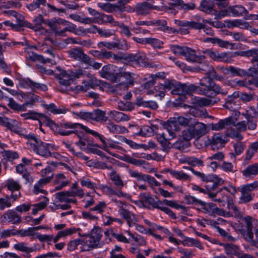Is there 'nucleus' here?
<instances>
[{"label":"nucleus","instance_id":"obj_1","mask_svg":"<svg viewBox=\"0 0 258 258\" xmlns=\"http://www.w3.org/2000/svg\"><path fill=\"white\" fill-rule=\"evenodd\" d=\"M83 74L84 71L82 69H77L70 73L61 70L59 73H55L54 76L59 84L58 90L61 93L69 94L75 91L76 93L81 91H86L90 88H93L94 85L92 81H83L84 85H77L75 88L70 86L72 84L75 83L76 79L80 78Z\"/></svg>","mask_w":258,"mask_h":258},{"label":"nucleus","instance_id":"obj_2","mask_svg":"<svg viewBox=\"0 0 258 258\" xmlns=\"http://www.w3.org/2000/svg\"><path fill=\"white\" fill-rule=\"evenodd\" d=\"M22 116L25 117V119H37L41 118L43 121L46 122V125L49 126L55 133L59 134L62 136H69L72 134H76L77 131H65L63 128L75 129L78 126L86 132L88 127L79 123H73L68 122L66 123H60V125L56 124L51 120L49 117L41 113H38L35 111H29L26 113H23L21 115Z\"/></svg>","mask_w":258,"mask_h":258},{"label":"nucleus","instance_id":"obj_3","mask_svg":"<svg viewBox=\"0 0 258 258\" xmlns=\"http://www.w3.org/2000/svg\"><path fill=\"white\" fill-rule=\"evenodd\" d=\"M198 86L192 84H181L175 80H166L164 84H160V86H155V90L159 92L155 96H159L161 98L165 96L166 90H171V93L173 95L178 96V99L183 100L185 99V95H192L198 91Z\"/></svg>","mask_w":258,"mask_h":258},{"label":"nucleus","instance_id":"obj_4","mask_svg":"<svg viewBox=\"0 0 258 258\" xmlns=\"http://www.w3.org/2000/svg\"><path fill=\"white\" fill-rule=\"evenodd\" d=\"M244 222L243 228L240 233L246 241L251 246L258 248V228L256 226V221L252 220L250 216H246L242 219Z\"/></svg>","mask_w":258,"mask_h":258},{"label":"nucleus","instance_id":"obj_5","mask_svg":"<svg viewBox=\"0 0 258 258\" xmlns=\"http://www.w3.org/2000/svg\"><path fill=\"white\" fill-rule=\"evenodd\" d=\"M191 119L185 118L182 116L171 117L165 124V127L170 135L174 138L176 135L174 132H178L180 130V125L184 126L188 125Z\"/></svg>","mask_w":258,"mask_h":258},{"label":"nucleus","instance_id":"obj_6","mask_svg":"<svg viewBox=\"0 0 258 258\" xmlns=\"http://www.w3.org/2000/svg\"><path fill=\"white\" fill-rule=\"evenodd\" d=\"M257 188L258 182L254 181L251 183L238 187L237 189L235 187H233V192L232 194L234 195L237 191L240 192V201L243 203H247L252 201L253 199L254 194H251V192Z\"/></svg>","mask_w":258,"mask_h":258},{"label":"nucleus","instance_id":"obj_7","mask_svg":"<svg viewBox=\"0 0 258 258\" xmlns=\"http://www.w3.org/2000/svg\"><path fill=\"white\" fill-rule=\"evenodd\" d=\"M124 60L128 63L135 64L143 67L156 68L159 64L150 62L147 61L146 54L142 51H139L135 54H129L124 57Z\"/></svg>","mask_w":258,"mask_h":258},{"label":"nucleus","instance_id":"obj_8","mask_svg":"<svg viewBox=\"0 0 258 258\" xmlns=\"http://www.w3.org/2000/svg\"><path fill=\"white\" fill-rule=\"evenodd\" d=\"M198 91L200 94L205 95L208 97H213L218 94H226L227 92L223 91L219 85L216 84L198 86Z\"/></svg>","mask_w":258,"mask_h":258},{"label":"nucleus","instance_id":"obj_9","mask_svg":"<svg viewBox=\"0 0 258 258\" xmlns=\"http://www.w3.org/2000/svg\"><path fill=\"white\" fill-rule=\"evenodd\" d=\"M198 91L200 94L205 95L208 97H213L218 94H226L227 92L223 91L219 85L216 84L198 86Z\"/></svg>","mask_w":258,"mask_h":258},{"label":"nucleus","instance_id":"obj_10","mask_svg":"<svg viewBox=\"0 0 258 258\" xmlns=\"http://www.w3.org/2000/svg\"><path fill=\"white\" fill-rule=\"evenodd\" d=\"M30 146L34 152L41 156L48 157L52 156L50 151V148L54 147L52 144L44 143L40 140L36 144H30Z\"/></svg>","mask_w":258,"mask_h":258},{"label":"nucleus","instance_id":"obj_11","mask_svg":"<svg viewBox=\"0 0 258 258\" xmlns=\"http://www.w3.org/2000/svg\"><path fill=\"white\" fill-rule=\"evenodd\" d=\"M116 67L112 64L103 66L99 72L100 76L104 79L110 80L112 83L117 82V73L115 70Z\"/></svg>","mask_w":258,"mask_h":258},{"label":"nucleus","instance_id":"obj_12","mask_svg":"<svg viewBox=\"0 0 258 258\" xmlns=\"http://www.w3.org/2000/svg\"><path fill=\"white\" fill-rule=\"evenodd\" d=\"M161 10V8L157 6L153 5L148 2H144L138 3L135 7V11L138 15H147L150 13L151 10Z\"/></svg>","mask_w":258,"mask_h":258},{"label":"nucleus","instance_id":"obj_13","mask_svg":"<svg viewBox=\"0 0 258 258\" xmlns=\"http://www.w3.org/2000/svg\"><path fill=\"white\" fill-rule=\"evenodd\" d=\"M230 73L232 76H252L258 75V69L255 67L250 68L247 71L240 69H237L233 66L229 67Z\"/></svg>","mask_w":258,"mask_h":258},{"label":"nucleus","instance_id":"obj_14","mask_svg":"<svg viewBox=\"0 0 258 258\" xmlns=\"http://www.w3.org/2000/svg\"><path fill=\"white\" fill-rule=\"evenodd\" d=\"M71 57L74 59L86 63L89 59V56L84 53L83 49L81 48H72L69 51Z\"/></svg>","mask_w":258,"mask_h":258},{"label":"nucleus","instance_id":"obj_15","mask_svg":"<svg viewBox=\"0 0 258 258\" xmlns=\"http://www.w3.org/2000/svg\"><path fill=\"white\" fill-rule=\"evenodd\" d=\"M189 126L192 131L194 138L198 139L206 133L207 127L204 123L197 122L194 124H190Z\"/></svg>","mask_w":258,"mask_h":258},{"label":"nucleus","instance_id":"obj_16","mask_svg":"<svg viewBox=\"0 0 258 258\" xmlns=\"http://www.w3.org/2000/svg\"><path fill=\"white\" fill-rule=\"evenodd\" d=\"M20 83L25 87H30L33 91L38 89L45 91L48 90V87L45 84L35 82L29 78L22 80Z\"/></svg>","mask_w":258,"mask_h":258},{"label":"nucleus","instance_id":"obj_17","mask_svg":"<svg viewBox=\"0 0 258 258\" xmlns=\"http://www.w3.org/2000/svg\"><path fill=\"white\" fill-rule=\"evenodd\" d=\"M3 222H11L13 224H17L21 222V217L17 213L12 210H9L3 215L1 217Z\"/></svg>","mask_w":258,"mask_h":258},{"label":"nucleus","instance_id":"obj_18","mask_svg":"<svg viewBox=\"0 0 258 258\" xmlns=\"http://www.w3.org/2000/svg\"><path fill=\"white\" fill-rule=\"evenodd\" d=\"M214 60L223 61L227 62L228 61V54L226 52L219 53L217 51H213L210 49H206L203 52Z\"/></svg>","mask_w":258,"mask_h":258},{"label":"nucleus","instance_id":"obj_19","mask_svg":"<svg viewBox=\"0 0 258 258\" xmlns=\"http://www.w3.org/2000/svg\"><path fill=\"white\" fill-rule=\"evenodd\" d=\"M98 46L99 47L104 46L108 49H114L116 48L119 50H123L126 49L127 48L126 44H121L119 40H117L115 42H100L98 43Z\"/></svg>","mask_w":258,"mask_h":258},{"label":"nucleus","instance_id":"obj_20","mask_svg":"<svg viewBox=\"0 0 258 258\" xmlns=\"http://www.w3.org/2000/svg\"><path fill=\"white\" fill-rule=\"evenodd\" d=\"M235 123L234 118L232 117H229L224 119H220L217 123H212L211 127L214 131H220L223 129L225 125L234 124Z\"/></svg>","mask_w":258,"mask_h":258},{"label":"nucleus","instance_id":"obj_21","mask_svg":"<svg viewBox=\"0 0 258 258\" xmlns=\"http://www.w3.org/2000/svg\"><path fill=\"white\" fill-rule=\"evenodd\" d=\"M59 21L61 25L65 26V28L61 30V31L59 32L60 36H66V31L77 34L76 26L75 24L60 18H59Z\"/></svg>","mask_w":258,"mask_h":258},{"label":"nucleus","instance_id":"obj_22","mask_svg":"<svg viewBox=\"0 0 258 258\" xmlns=\"http://www.w3.org/2000/svg\"><path fill=\"white\" fill-rule=\"evenodd\" d=\"M86 238L82 240V242L84 244H87L90 248H100L103 245V242L99 241L98 240L93 239L92 237L89 234H86L83 235Z\"/></svg>","mask_w":258,"mask_h":258},{"label":"nucleus","instance_id":"obj_23","mask_svg":"<svg viewBox=\"0 0 258 258\" xmlns=\"http://www.w3.org/2000/svg\"><path fill=\"white\" fill-rule=\"evenodd\" d=\"M183 56L185 57L187 61L191 62L199 61L206 59L205 55H197L195 50L187 47H186V50H185V54H184Z\"/></svg>","mask_w":258,"mask_h":258},{"label":"nucleus","instance_id":"obj_24","mask_svg":"<svg viewBox=\"0 0 258 258\" xmlns=\"http://www.w3.org/2000/svg\"><path fill=\"white\" fill-rule=\"evenodd\" d=\"M55 198L57 199L60 202H64L67 203H73L74 204H76L77 201L76 199H72L70 198V197H73L72 195L70 192V191H61L59 192H57L55 195Z\"/></svg>","mask_w":258,"mask_h":258},{"label":"nucleus","instance_id":"obj_25","mask_svg":"<svg viewBox=\"0 0 258 258\" xmlns=\"http://www.w3.org/2000/svg\"><path fill=\"white\" fill-rule=\"evenodd\" d=\"M96 32H97L102 37H108L113 34V32L110 30L97 28V27L95 25H93L90 28L83 30L82 33H86L87 32L94 33Z\"/></svg>","mask_w":258,"mask_h":258},{"label":"nucleus","instance_id":"obj_26","mask_svg":"<svg viewBox=\"0 0 258 258\" xmlns=\"http://www.w3.org/2000/svg\"><path fill=\"white\" fill-rule=\"evenodd\" d=\"M240 55L246 57H252L251 62L254 64V66H256V68L258 69V48H253L240 52Z\"/></svg>","mask_w":258,"mask_h":258},{"label":"nucleus","instance_id":"obj_27","mask_svg":"<svg viewBox=\"0 0 258 258\" xmlns=\"http://www.w3.org/2000/svg\"><path fill=\"white\" fill-rule=\"evenodd\" d=\"M181 163H187L191 166H204V162L202 159L198 158L194 156H186L180 159Z\"/></svg>","mask_w":258,"mask_h":258},{"label":"nucleus","instance_id":"obj_28","mask_svg":"<svg viewBox=\"0 0 258 258\" xmlns=\"http://www.w3.org/2000/svg\"><path fill=\"white\" fill-rule=\"evenodd\" d=\"M205 182L207 183L206 187L208 191L214 190L223 183L222 179L215 175H213V178L211 180H209Z\"/></svg>","mask_w":258,"mask_h":258},{"label":"nucleus","instance_id":"obj_29","mask_svg":"<svg viewBox=\"0 0 258 258\" xmlns=\"http://www.w3.org/2000/svg\"><path fill=\"white\" fill-rule=\"evenodd\" d=\"M243 175L246 178H251L258 174V163L249 165L242 171Z\"/></svg>","mask_w":258,"mask_h":258},{"label":"nucleus","instance_id":"obj_30","mask_svg":"<svg viewBox=\"0 0 258 258\" xmlns=\"http://www.w3.org/2000/svg\"><path fill=\"white\" fill-rule=\"evenodd\" d=\"M108 117L106 115L104 111L97 109L92 111V120L98 122H104L108 120Z\"/></svg>","mask_w":258,"mask_h":258},{"label":"nucleus","instance_id":"obj_31","mask_svg":"<svg viewBox=\"0 0 258 258\" xmlns=\"http://www.w3.org/2000/svg\"><path fill=\"white\" fill-rule=\"evenodd\" d=\"M223 246L227 255H233L238 257L241 251L238 246L232 243H226Z\"/></svg>","mask_w":258,"mask_h":258},{"label":"nucleus","instance_id":"obj_32","mask_svg":"<svg viewBox=\"0 0 258 258\" xmlns=\"http://www.w3.org/2000/svg\"><path fill=\"white\" fill-rule=\"evenodd\" d=\"M158 142L162 147V150L164 152L168 153L171 148H173V144H171L168 140L165 138L164 135L157 136Z\"/></svg>","mask_w":258,"mask_h":258},{"label":"nucleus","instance_id":"obj_33","mask_svg":"<svg viewBox=\"0 0 258 258\" xmlns=\"http://www.w3.org/2000/svg\"><path fill=\"white\" fill-rule=\"evenodd\" d=\"M165 172H169L177 179L184 181H190L191 177L182 171H176L172 169H166Z\"/></svg>","mask_w":258,"mask_h":258},{"label":"nucleus","instance_id":"obj_34","mask_svg":"<svg viewBox=\"0 0 258 258\" xmlns=\"http://www.w3.org/2000/svg\"><path fill=\"white\" fill-rule=\"evenodd\" d=\"M109 115L111 118L117 122L127 121L130 119V117L127 114L116 110H111Z\"/></svg>","mask_w":258,"mask_h":258},{"label":"nucleus","instance_id":"obj_35","mask_svg":"<svg viewBox=\"0 0 258 258\" xmlns=\"http://www.w3.org/2000/svg\"><path fill=\"white\" fill-rule=\"evenodd\" d=\"M214 0H202L200 3L199 9L208 14H210L214 10Z\"/></svg>","mask_w":258,"mask_h":258},{"label":"nucleus","instance_id":"obj_36","mask_svg":"<svg viewBox=\"0 0 258 258\" xmlns=\"http://www.w3.org/2000/svg\"><path fill=\"white\" fill-rule=\"evenodd\" d=\"M227 11L235 17L242 16L247 13L245 8L240 5L229 7Z\"/></svg>","mask_w":258,"mask_h":258},{"label":"nucleus","instance_id":"obj_37","mask_svg":"<svg viewBox=\"0 0 258 258\" xmlns=\"http://www.w3.org/2000/svg\"><path fill=\"white\" fill-rule=\"evenodd\" d=\"M137 26L147 25V26H164L166 25L167 22L164 20H157L152 21H140L135 23Z\"/></svg>","mask_w":258,"mask_h":258},{"label":"nucleus","instance_id":"obj_38","mask_svg":"<svg viewBox=\"0 0 258 258\" xmlns=\"http://www.w3.org/2000/svg\"><path fill=\"white\" fill-rule=\"evenodd\" d=\"M174 5L179 9L184 10H191L196 8V5L193 3L185 4L182 0H175Z\"/></svg>","mask_w":258,"mask_h":258},{"label":"nucleus","instance_id":"obj_39","mask_svg":"<svg viewBox=\"0 0 258 258\" xmlns=\"http://www.w3.org/2000/svg\"><path fill=\"white\" fill-rule=\"evenodd\" d=\"M46 25L48 26L56 35L60 36L59 32L61 30H60L59 25L61 23H59V19L49 20L46 21Z\"/></svg>","mask_w":258,"mask_h":258},{"label":"nucleus","instance_id":"obj_40","mask_svg":"<svg viewBox=\"0 0 258 258\" xmlns=\"http://www.w3.org/2000/svg\"><path fill=\"white\" fill-rule=\"evenodd\" d=\"M179 242H181L183 245L187 246H194L200 249H202L203 247L200 242L192 238L185 237L182 241L179 240Z\"/></svg>","mask_w":258,"mask_h":258},{"label":"nucleus","instance_id":"obj_41","mask_svg":"<svg viewBox=\"0 0 258 258\" xmlns=\"http://www.w3.org/2000/svg\"><path fill=\"white\" fill-rule=\"evenodd\" d=\"M107 127L109 132L113 134H121L125 130L124 127L115 124L110 120L107 124Z\"/></svg>","mask_w":258,"mask_h":258},{"label":"nucleus","instance_id":"obj_42","mask_svg":"<svg viewBox=\"0 0 258 258\" xmlns=\"http://www.w3.org/2000/svg\"><path fill=\"white\" fill-rule=\"evenodd\" d=\"M132 74L130 72H126L125 71V70L123 68H120L119 69V71L117 73V82L120 81V79L121 77L124 78L126 80H127L130 83V84L133 85L134 83L133 79L132 76Z\"/></svg>","mask_w":258,"mask_h":258},{"label":"nucleus","instance_id":"obj_43","mask_svg":"<svg viewBox=\"0 0 258 258\" xmlns=\"http://www.w3.org/2000/svg\"><path fill=\"white\" fill-rule=\"evenodd\" d=\"M226 24L228 28L239 27L240 28L248 29V27L249 26V25L248 23L243 22L242 20H238L227 21Z\"/></svg>","mask_w":258,"mask_h":258},{"label":"nucleus","instance_id":"obj_44","mask_svg":"<svg viewBox=\"0 0 258 258\" xmlns=\"http://www.w3.org/2000/svg\"><path fill=\"white\" fill-rule=\"evenodd\" d=\"M190 145V143L180 138L173 144V148L177 149L180 151H183L185 149L189 147Z\"/></svg>","mask_w":258,"mask_h":258},{"label":"nucleus","instance_id":"obj_45","mask_svg":"<svg viewBox=\"0 0 258 258\" xmlns=\"http://www.w3.org/2000/svg\"><path fill=\"white\" fill-rule=\"evenodd\" d=\"M139 198L143 203L151 205L154 208L157 203V201H155L149 194L142 193L140 195Z\"/></svg>","mask_w":258,"mask_h":258},{"label":"nucleus","instance_id":"obj_46","mask_svg":"<svg viewBox=\"0 0 258 258\" xmlns=\"http://www.w3.org/2000/svg\"><path fill=\"white\" fill-rule=\"evenodd\" d=\"M198 63L197 66L195 69L199 71H204L208 72L210 69H212V66L210 64V63L207 60L202 59L199 61H196Z\"/></svg>","mask_w":258,"mask_h":258},{"label":"nucleus","instance_id":"obj_47","mask_svg":"<svg viewBox=\"0 0 258 258\" xmlns=\"http://www.w3.org/2000/svg\"><path fill=\"white\" fill-rule=\"evenodd\" d=\"M227 207L230 212H233L235 217H242V213L240 209L233 203L232 200H227Z\"/></svg>","mask_w":258,"mask_h":258},{"label":"nucleus","instance_id":"obj_48","mask_svg":"<svg viewBox=\"0 0 258 258\" xmlns=\"http://www.w3.org/2000/svg\"><path fill=\"white\" fill-rule=\"evenodd\" d=\"M22 97L26 99V103L24 104L25 106L29 104L32 105L35 102H39L40 99V97L33 93L24 94Z\"/></svg>","mask_w":258,"mask_h":258},{"label":"nucleus","instance_id":"obj_49","mask_svg":"<svg viewBox=\"0 0 258 258\" xmlns=\"http://www.w3.org/2000/svg\"><path fill=\"white\" fill-rule=\"evenodd\" d=\"M46 0H33L31 3L27 4V8L31 11H33L40 7V6H45Z\"/></svg>","mask_w":258,"mask_h":258},{"label":"nucleus","instance_id":"obj_50","mask_svg":"<svg viewBox=\"0 0 258 258\" xmlns=\"http://www.w3.org/2000/svg\"><path fill=\"white\" fill-rule=\"evenodd\" d=\"M49 21V19L44 20L43 17L41 14H39L33 20L35 27H37L38 31L43 29L42 24L43 23L46 25V21Z\"/></svg>","mask_w":258,"mask_h":258},{"label":"nucleus","instance_id":"obj_51","mask_svg":"<svg viewBox=\"0 0 258 258\" xmlns=\"http://www.w3.org/2000/svg\"><path fill=\"white\" fill-rule=\"evenodd\" d=\"M14 248L17 250L25 252L28 254L34 250L33 248L27 247L24 242H19L14 244Z\"/></svg>","mask_w":258,"mask_h":258},{"label":"nucleus","instance_id":"obj_52","mask_svg":"<svg viewBox=\"0 0 258 258\" xmlns=\"http://www.w3.org/2000/svg\"><path fill=\"white\" fill-rule=\"evenodd\" d=\"M110 179L112 182H113L114 184L120 187H121L123 186V182L122 179H121L120 176L116 174L115 171H112L110 174Z\"/></svg>","mask_w":258,"mask_h":258},{"label":"nucleus","instance_id":"obj_53","mask_svg":"<svg viewBox=\"0 0 258 258\" xmlns=\"http://www.w3.org/2000/svg\"><path fill=\"white\" fill-rule=\"evenodd\" d=\"M6 186L12 192H14L15 191L18 192L21 188V186L19 183L13 179L8 180Z\"/></svg>","mask_w":258,"mask_h":258},{"label":"nucleus","instance_id":"obj_54","mask_svg":"<svg viewBox=\"0 0 258 258\" xmlns=\"http://www.w3.org/2000/svg\"><path fill=\"white\" fill-rule=\"evenodd\" d=\"M86 132L87 133H88V134H90L93 135V136H94L95 137L98 138L99 139V140H100V141L103 144V147L102 148V149L104 150L107 151V145H106V142L105 140V138H104V137L103 136L100 135L97 132H95L93 130L89 129L88 127V129H87V131Z\"/></svg>","mask_w":258,"mask_h":258},{"label":"nucleus","instance_id":"obj_55","mask_svg":"<svg viewBox=\"0 0 258 258\" xmlns=\"http://www.w3.org/2000/svg\"><path fill=\"white\" fill-rule=\"evenodd\" d=\"M234 153H230L231 157L235 158V155H239L243 152L245 148L244 144L242 142H237L234 144Z\"/></svg>","mask_w":258,"mask_h":258},{"label":"nucleus","instance_id":"obj_56","mask_svg":"<svg viewBox=\"0 0 258 258\" xmlns=\"http://www.w3.org/2000/svg\"><path fill=\"white\" fill-rule=\"evenodd\" d=\"M117 106L119 110L123 111L131 110L134 108L133 103L128 101H120L118 102Z\"/></svg>","mask_w":258,"mask_h":258},{"label":"nucleus","instance_id":"obj_57","mask_svg":"<svg viewBox=\"0 0 258 258\" xmlns=\"http://www.w3.org/2000/svg\"><path fill=\"white\" fill-rule=\"evenodd\" d=\"M8 106L11 109L15 110L25 111L26 109L25 104L20 105L13 98H9Z\"/></svg>","mask_w":258,"mask_h":258},{"label":"nucleus","instance_id":"obj_58","mask_svg":"<svg viewBox=\"0 0 258 258\" xmlns=\"http://www.w3.org/2000/svg\"><path fill=\"white\" fill-rule=\"evenodd\" d=\"M171 51L175 54L183 56L185 54V50H186V47L181 46L179 45H171Z\"/></svg>","mask_w":258,"mask_h":258},{"label":"nucleus","instance_id":"obj_59","mask_svg":"<svg viewBox=\"0 0 258 258\" xmlns=\"http://www.w3.org/2000/svg\"><path fill=\"white\" fill-rule=\"evenodd\" d=\"M190 171L197 176L200 178L203 181L211 180L213 178V174L206 175L203 173L195 170L194 169H190Z\"/></svg>","mask_w":258,"mask_h":258},{"label":"nucleus","instance_id":"obj_60","mask_svg":"<svg viewBox=\"0 0 258 258\" xmlns=\"http://www.w3.org/2000/svg\"><path fill=\"white\" fill-rule=\"evenodd\" d=\"M225 141L222 139V137L220 135H215L212 138L211 141V145L212 147L218 145L222 146L225 143Z\"/></svg>","mask_w":258,"mask_h":258},{"label":"nucleus","instance_id":"obj_61","mask_svg":"<svg viewBox=\"0 0 258 258\" xmlns=\"http://www.w3.org/2000/svg\"><path fill=\"white\" fill-rule=\"evenodd\" d=\"M0 124L7 127L11 131L15 133H18V128L17 127L14 126L13 124L10 123L8 120V118H3L0 117Z\"/></svg>","mask_w":258,"mask_h":258},{"label":"nucleus","instance_id":"obj_62","mask_svg":"<svg viewBox=\"0 0 258 258\" xmlns=\"http://www.w3.org/2000/svg\"><path fill=\"white\" fill-rule=\"evenodd\" d=\"M103 231L101 228L99 227H95L92 229L89 234L93 237V239H95L100 241L101 238L102 236Z\"/></svg>","mask_w":258,"mask_h":258},{"label":"nucleus","instance_id":"obj_63","mask_svg":"<svg viewBox=\"0 0 258 258\" xmlns=\"http://www.w3.org/2000/svg\"><path fill=\"white\" fill-rule=\"evenodd\" d=\"M150 44L154 48H161L163 42L157 38H148L147 43Z\"/></svg>","mask_w":258,"mask_h":258},{"label":"nucleus","instance_id":"obj_64","mask_svg":"<svg viewBox=\"0 0 258 258\" xmlns=\"http://www.w3.org/2000/svg\"><path fill=\"white\" fill-rule=\"evenodd\" d=\"M80 244H84L82 242V240H81L80 239L78 238L71 240L68 244V249L71 251H73L77 248V246Z\"/></svg>","mask_w":258,"mask_h":258}]
</instances>
